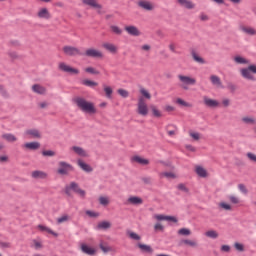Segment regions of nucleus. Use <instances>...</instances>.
Segmentation results:
<instances>
[{
  "label": "nucleus",
  "instance_id": "40",
  "mask_svg": "<svg viewBox=\"0 0 256 256\" xmlns=\"http://www.w3.org/2000/svg\"><path fill=\"white\" fill-rule=\"evenodd\" d=\"M205 236L209 237V239H217V237H219V233L215 230H208L205 232Z\"/></svg>",
  "mask_w": 256,
  "mask_h": 256
},
{
  "label": "nucleus",
  "instance_id": "60",
  "mask_svg": "<svg viewBox=\"0 0 256 256\" xmlns=\"http://www.w3.org/2000/svg\"><path fill=\"white\" fill-rule=\"evenodd\" d=\"M99 247H100L101 251H103V253H109V251H111V248L103 245V242L100 243Z\"/></svg>",
  "mask_w": 256,
  "mask_h": 256
},
{
  "label": "nucleus",
  "instance_id": "61",
  "mask_svg": "<svg viewBox=\"0 0 256 256\" xmlns=\"http://www.w3.org/2000/svg\"><path fill=\"white\" fill-rule=\"evenodd\" d=\"M164 229L165 227H163L159 222L154 225V231H163Z\"/></svg>",
  "mask_w": 256,
  "mask_h": 256
},
{
  "label": "nucleus",
  "instance_id": "15",
  "mask_svg": "<svg viewBox=\"0 0 256 256\" xmlns=\"http://www.w3.org/2000/svg\"><path fill=\"white\" fill-rule=\"evenodd\" d=\"M124 31H126V33H128V35H131L132 37H139V35H141V31L139 30V28L133 25L125 26Z\"/></svg>",
  "mask_w": 256,
  "mask_h": 256
},
{
  "label": "nucleus",
  "instance_id": "45",
  "mask_svg": "<svg viewBox=\"0 0 256 256\" xmlns=\"http://www.w3.org/2000/svg\"><path fill=\"white\" fill-rule=\"evenodd\" d=\"M86 73H90V75H100L101 72L99 70L95 69L94 67H87L85 68Z\"/></svg>",
  "mask_w": 256,
  "mask_h": 256
},
{
  "label": "nucleus",
  "instance_id": "53",
  "mask_svg": "<svg viewBox=\"0 0 256 256\" xmlns=\"http://www.w3.org/2000/svg\"><path fill=\"white\" fill-rule=\"evenodd\" d=\"M189 135L194 141H199V139H201V134L199 132H190Z\"/></svg>",
  "mask_w": 256,
  "mask_h": 256
},
{
  "label": "nucleus",
  "instance_id": "17",
  "mask_svg": "<svg viewBox=\"0 0 256 256\" xmlns=\"http://www.w3.org/2000/svg\"><path fill=\"white\" fill-rule=\"evenodd\" d=\"M239 29L244 35H249L250 37H255L256 35V29L252 26L240 25Z\"/></svg>",
  "mask_w": 256,
  "mask_h": 256
},
{
  "label": "nucleus",
  "instance_id": "39",
  "mask_svg": "<svg viewBox=\"0 0 256 256\" xmlns=\"http://www.w3.org/2000/svg\"><path fill=\"white\" fill-rule=\"evenodd\" d=\"M139 249L144 253H153V248L147 244H138Z\"/></svg>",
  "mask_w": 256,
  "mask_h": 256
},
{
  "label": "nucleus",
  "instance_id": "44",
  "mask_svg": "<svg viewBox=\"0 0 256 256\" xmlns=\"http://www.w3.org/2000/svg\"><path fill=\"white\" fill-rule=\"evenodd\" d=\"M178 235H182L184 237H189V235H191V230L188 228H181L178 230Z\"/></svg>",
  "mask_w": 256,
  "mask_h": 256
},
{
  "label": "nucleus",
  "instance_id": "62",
  "mask_svg": "<svg viewBox=\"0 0 256 256\" xmlns=\"http://www.w3.org/2000/svg\"><path fill=\"white\" fill-rule=\"evenodd\" d=\"M86 215H88L89 217H99V213L91 211V210H87Z\"/></svg>",
  "mask_w": 256,
  "mask_h": 256
},
{
  "label": "nucleus",
  "instance_id": "42",
  "mask_svg": "<svg viewBox=\"0 0 256 256\" xmlns=\"http://www.w3.org/2000/svg\"><path fill=\"white\" fill-rule=\"evenodd\" d=\"M127 235L130 239H133L134 241H141V236L133 231H128Z\"/></svg>",
  "mask_w": 256,
  "mask_h": 256
},
{
  "label": "nucleus",
  "instance_id": "30",
  "mask_svg": "<svg viewBox=\"0 0 256 256\" xmlns=\"http://www.w3.org/2000/svg\"><path fill=\"white\" fill-rule=\"evenodd\" d=\"M234 62L237 65H249L251 62L243 56H235Z\"/></svg>",
  "mask_w": 256,
  "mask_h": 256
},
{
  "label": "nucleus",
  "instance_id": "33",
  "mask_svg": "<svg viewBox=\"0 0 256 256\" xmlns=\"http://www.w3.org/2000/svg\"><path fill=\"white\" fill-rule=\"evenodd\" d=\"M103 89H104V93H105L107 99H112V97H113V88H111V86L103 84Z\"/></svg>",
  "mask_w": 256,
  "mask_h": 256
},
{
  "label": "nucleus",
  "instance_id": "7",
  "mask_svg": "<svg viewBox=\"0 0 256 256\" xmlns=\"http://www.w3.org/2000/svg\"><path fill=\"white\" fill-rule=\"evenodd\" d=\"M85 57H92L93 59H103L105 55L101 52V50L96 48H88L84 52Z\"/></svg>",
  "mask_w": 256,
  "mask_h": 256
},
{
  "label": "nucleus",
  "instance_id": "26",
  "mask_svg": "<svg viewBox=\"0 0 256 256\" xmlns=\"http://www.w3.org/2000/svg\"><path fill=\"white\" fill-rule=\"evenodd\" d=\"M152 116L155 117L156 119H161L163 117V112L157 108L156 105H151L150 106Z\"/></svg>",
  "mask_w": 256,
  "mask_h": 256
},
{
  "label": "nucleus",
  "instance_id": "27",
  "mask_svg": "<svg viewBox=\"0 0 256 256\" xmlns=\"http://www.w3.org/2000/svg\"><path fill=\"white\" fill-rule=\"evenodd\" d=\"M32 91L34 93H37L38 95H45L47 93V89L43 87L42 85L35 84L32 86Z\"/></svg>",
  "mask_w": 256,
  "mask_h": 256
},
{
  "label": "nucleus",
  "instance_id": "57",
  "mask_svg": "<svg viewBox=\"0 0 256 256\" xmlns=\"http://www.w3.org/2000/svg\"><path fill=\"white\" fill-rule=\"evenodd\" d=\"M246 156L249 159V161H253L254 163H256V154L255 153L248 152L246 154Z\"/></svg>",
  "mask_w": 256,
  "mask_h": 256
},
{
  "label": "nucleus",
  "instance_id": "9",
  "mask_svg": "<svg viewBox=\"0 0 256 256\" xmlns=\"http://www.w3.org/2000/svg\"><path fill=\"white\" fill-rule=\"evenodd\" d=\"M36 17L38 19H44L45 21H49V19H51V12L47 7H41L36 12Z\"/></svg>",
  "mask_w": 256,
  "mask_h": 256
},
{
  "label": "nucleus",
  "instance_id": "13",
  "mask_svg": "<svg viewBox=\"0 0 256 256\" xmlns=\"http://www.w3.org/2000/svg\"><path fill=\"white\" fill-rule=\"evenodd\" d=\"M70 151H72V153H74L75 155H78V157H89V153L87 152V150H85L81 146H72L70 148Z\"/></svg>",
  "mask_w": 256,
  "mask_h": 256
},
{
  "label": "nucleus",
  "instance_id": "29",
  "mask_svg": "<svg viewBox=\"0 0 256 256\" xmlns=\"http://www.w3.org/2000/svg\"><path fill=\"white\" fill-rule=\"evenodd\" d=\"M96 229L98 231H105L107 229H111V222L109 221L99 222L98 225L96 226Z\"/></svg>",
  "mask_w": 256,
  "mask_h": 256
},
{
  "label": "nucleus",
  "instance_id": "47",
  "mask_svg": "<svg viewBox=\"0 0 256 256\" xmlns=\"http://www.w3.org/2000/svg\"><path fill=\"white\" fill-rule=\"evenodd\" d=\"M118 95H120V97H123L124 99H127V97H129V91L125 90V89H118L117 90Z\"/></svg>",
  "mask_w": 256,
  "mask_h": 256
},
{
  "label": "nucleus",
  "instance_id": "8",
  "mask_svg": "<svg viewBox=\"0 0 256 256\" xmlns=\"http://www.w3.org/2000/svg\"><path fill=\"white\" fill-rule=\"evenodd\" d=\"M62 51L64 55H67L68 57H77V55H82L81 50L73 46H64Z\"/></svg>",
  "mask_w": 256,
  "mask_h": 256
},
{
  "label": "nucleus",
  "instance_id": "56",
  "mask_svg": "<svg viewBox=\"0 0 256 256\" xmlns=\"http://www.w3.org/2000/svg\"><path fill=\"white\" fill-rule=\"evenodd\" d=\"M219 207H221V209H224L225 211H231V206L228 203L221 202L219 204Z\"/></svg>",
  "mask_w": 256,
  "mask_h": 256
},
{
  "label": "nucleus",
  "instance_id": "32",
  "mask_svg": "<svg viewBox=\"0 0 256 256\" xmlns=\"http://www.w3.org/2000/svg\"><path fill=\"white\" fill-rule=\"evenodd\" d=\"M195 171L198 177L205 178L208 175L207 170L201 166H196Z\"/></svg>",
  "mask_w": 256,
  "mask_h": 256
},
{
  "label": "nucleus",
  "instance_id": "3",
  "mask_svg": "<svg viewBox=\"0 0 256 256\" xmlns=\"http://www.w3.org/2000/svg\"><path fill=\"white\" fill-rule=\"evenodd\" d=\"M240 75L247 81H256V64H251L248 67L241 68Z\"/></svg>",
  "mask_w": 256,
  "mask_h": 256
},
{
  "label": "nucleus",
  "instance_id": "20",
  "mask_svg": "<svg viewBox=\"0 0 256 256\" xmlns=\"http://www.w3.org/2000/svg\"><path fill=\"white\" fill-rule=\"evenodd\" d=\"M25 135L30 139H41V132L37 129H28L25 131Z\"/></svg>",
  "mask_w": 256,
  "mask_h": 256
},
{
  "label": "nucleus",
  "instance_id": "19",
  "mask_svg": "<svg viewBox=\"0 0 256 256\" xmlns=\"http://www.w3.org/2000/svg\"><path fill=\"white\" fill-rule=\"evenodd\" d=\"M203 101H204V105H206V107H210L211 109H215L220 105L219 101L215 99H211L207 96H204Z\"/></svg>",
  "mask_w": 256,
  "mask_h": 256
},
{
  "label": "nucleus",
  "instance_id": "31",
  "mask_svg": "<svg viewBox=\"0 0 256 256\" xmlns=\"http://www.w3.org/2000/svg\"><path fill=\"white\" fill-rule=\"evenodd\" d=\"M2 139L7 141L8 143H15V141H17V136H15L11 133H5L2 135Z\"/></svg>",
  "mask_w": 256,
  "mask_h": 256
},
{
  "label": "nucleus",
  "instance_id": "12",
  "mask_svg": "<svg viewBox=\"0 0 256 256\" xmlns=\"http://www.w3.org/2000/svg\"><path fill=\"white\" fill-rule=\"evenodd\" d=\"M102 47L105 49V51H108V53H111L112 55H117L119 52V47L111 42L102 43Z\"/></svg>",
  "mask_w": 256,
  "mask_h": 256
},
{
  "label": "nucleus",
  "instance_id": "4",
  "mask_svg": "<svg viewBox=\"0 0 256 256\" xmlns=\"http://www.w3.org/2000/svg\"><path fill=\"white\" fill-rule=\"evenodd\" d=\"M178 79L180 81V87L184 91L189 90V85H196L197 83L195 78L186 75H178Z\"/></svg>",
  "mask_w": 256,
  "mask_h": 256
},
{
  "label": "nucleus",
  "instance_id": "46",
  "mask_svg": "<svg viewBox=\"0 0 256 256\" xmlns=\"http://www.w3.org/2000/svg\"><path fill=\"white\" fill-rule=\"evenodd\" d=\"M82 84H84L86 87H97V85H99V83L93 80H84Z\"/></svg>",
  "mask_w": 256,
  "mask_h": 256
},
{
  "label": "nucleus",
  "instance_id": "52",
  "mask_svg": "<svg viewBox=\"0 0 256 256\" xmlns=\"http://www.w3.org/2000/svg\"><path fill=\"white\" fill-rule=\"evenodd\" d=\"M42 155H43L44 157H55L56 153H55V151H53V150H44V151L42 152Z\"/></svg>",
  "mask_w": 256,
  "mask_h": 256
},
{
  "label": "nucleus",
  "instance_id": "14",
  "mask_svg": "<svg viewBox=\"0 0 256 256\" xmlns=\"http://www.w3.org/2000/svg\"><path fill=\"white\" fill-rule=\"evenodd\" d=\"M177 4L179 7H182V9H188L189 11L196 7L195 3L191 0H177Z\"/></svg>",
  "mask_w": 256,
  "mask_h": 256
},
{
  "label": "nucleus",
  "instance_id": "41",
  "mask_svg": "<svg viewBox=\"0 0 256 256\" xmlns=\"http://www.w3.org/2000/svg\"><path fill=\"white\" fill-rule=\"evenodd\" d=\"M176 103L177 105H180L181 107H193V104L186 102L185 100L181 99V98H177L176 99Z\"/></svg>",
  "mask_w": 256,
  "mask_h": 256
},
{
  "label": "nucleus",
  "instance_id": "43",
  "mask_svg": "<svg viewBox=\"0 0 256 256\" xmlns=\"http://www.w3.org/2000/svg\"><path fill=\"white\" fill-rule=\"evenodd\" d=\"M181 243L183 245H188L189 247H197V241H194V240H189V239H185V240H182Z\"/></svg>",
  "mask_w": 256,
  "mask_h": 256
},
{
  "label": "nucleus",
  "instance_id": "38",
  "mask_svg": "<svg viewBox=\"0 0 256 256\" xmlns=\"http://www.w3.org/2000/svg\"><path fill=\"white\" fill-rule=\"evenodd\" d=\"M67 221H71V216H69V214H64L57 218L58 225H61V223H67Z\"/></svg>",
  "mask_w": 256,
  "mask_h": 256
},
{
  "label": "nucleus",
  "instance_id": "10",
  "mask_svg": "<svg viewBox=\"0 0 256 256\" xmlns=\"http://www.w3.org/2000/svg\"><path fill=\"white\" fill-rule=\"evenodd\" d=\"M137 6L143 11H153L155 9V4L149 0H139Z\"/></svg>",
  "mask_w": 256,
  "mask_h": 256
},
{
  "label": "nucleus",
  "instance_id": "51",
  "mask_svg": "<svg viewBox=\"0 0 256 256\" xmlns=\"http://www.w3.org/2000/svg\"><path fill=\"white\" fill-rule=\"evenodd\" d=\"M110 29L112 33H115V35H121V33H123V30H121V28L115 25L111 26Z\"/></svg>",
  "mask_w": 256,
  "mask_h": 256
},
{
  "label": "nucleus",
  "instance_id": "2",
  "mask_svg": "<svg viewBox=\"0 0 256 256\" xmlns=\"http://www.w3.org/2000/svg\"><path fill=\"white\" fill-rule=\"evenodd\" d=\"M75 103L81 111L84 113H89L90 115H95L97 113V108H95V104L93 102H89L85 100V98L78 97L75 99Z\"/></svg>",
  "mask_w": 256,
  "mask_h": 256
},
{
  "label": "nucleus",
  "instance_id": "54",
  "mask_svg": "<svg viewBox=\"0 0 256 256\" xmlns=\"http://www.w3.org/2000/svg\"><path fill=\"white\" fill-rule=\"evenodd\" d=\"M32 247L34 249H41L43 247V244H41V242L38 241V240H33L32 241Z\"/></svg>",
  "mask_w": 256,
  "mask_h": 256
},
{
  "label": "nucleus",
  "instance_id": "6",
  "mask_svg": "<svg viewBox=\"0 0 256 256\" xmlns=\"http://www.w3.org/2000/svg\"><path fill=\"white\" fill-rule=\"evenodd\" d=\"M73 171V166L65 161L58 163L57 173L58 175H69V172Z\"/></svg>",
  "mask_w": 256,
  "mask_h": 256
},
{
  "label": "nucleus",
  "instance_id": "28",
  "mask_svg": "<svg viewBox=\"0 0 256 256\" xmlns=\"http://www.w3.org/2000/svg\"><path fill=\"white\" fill-rule=\"evenodd\" d=\"M132 163H138L139 165H149V160L141 157V156H134L131 158Z\"/></svg>",
  "mask_w": 256,
  "mask_h": 256
},
{
  "label": "nucleus",
  "instance_id": "55",
  "mask_svg": "<svg viewBox=\"0 0 256 256\" xmlns=\"http://www.w3.org/2000/svg\"><path fill=\"white\" fill-rule=\"evenodd\" d=\"M229 201L232 202L234 205H237L239 204V198L237 196H234V195H230L228 197Z\"/></svg>",
  "mask_w": 256,
  "mask_h": 256
},
{
  "label": "nucleus",
  "instance_id": "49",
  "mask_svg": "<svg viewBox=\"0 0 256 256\" xmlns=\"http://www.w3.org/2000/svg\"><path fill=\"white\" fill-rule=\"evenodd\" d=\"M99 203H100V205H104V206L109 205V197H107V196H100L99 197Z\"/></svg>",
  "mask_w": 256,
  "mask_h": 256
},
{
  "label": "nucleus",
  "instance_id": "48",
  "mask_svg": "<svg viewBox=\"0 0 256 256\" xmlns=\"http://www.w3.org/2000/svg\"><path fill=\"white\" fill-rule=\"evenodd\" d=\"M192 57L194 61H196V63H201V64L205 63V60L195 52L192 53Z\"/></svg>",
  "mask_w": 256,
  "mask_h": 256
},
{
  "label": "nucleus",
  "instance_id": "50",
  "mask_svg": "<svg viewBox=\"0 0 256 256\" xmlns=\"http://www.w3.org/2000/svg\"><path fill=\"white\" fill-rule=\"evenodd\" d=\"M234 249H236V251H240V253H243V251H245V246L239 242L234 243Z\"/></svg>",
  "mask_w": 256,
  "mask_h": 256
},
{
  "label": "nucleus",
  "instance_id": "23",
  "mask_svg": "<svg viewBox=\"0 0 256 256\" xmlns=\"http://www.w3.org/2000/svg\"><path fill=\"white\" fill-rule=\"evenodd\" d=\"M77 165L82 169V171H85L86 173H91L93 171V168L89 166V164L85 163L82 159L77 160Z\"/></svg>",
  "mask_w": 256,
  "mask_h": 256
},
{
  "label": "nucleus",
  "instance_id": "34",
  "mask_svg": "<svg viewBox=\"0 0 256 256\" xmlns=\"http://www.w3.org/2000/svg\"><path fill=\"white\" fill-rule=\"evenodd\" d=\"M242 123H245L246 125H255L256 120L253 116H244L242 117Z\"/></svg>",
  "mask_w": 256,
  "mask_h": 256
},
{
  "label": "nucleus",
  "instance_id": "25",
  "mask_svg": "<svg viewBox=\"0 0 256 256\" xmlns=\"http://www.w3.org/2000/svg\"><path fill=\"white\" fill-rule=\"evenodd\" d=\"M80 248H81V251L86 255H95V253L97 252L95 248H92L87 244H81Z\"/></svg>",
  "mask_w": 256,
  "mask_h": 256
},
{
  "label": "nucleus",
  "instance_id": "63",
  "mask_svg": "<svg viewBox=\"0 0 256 256\" xmlns=\"http://www.w3.org/2000/svg\"><path fill=\"white\" fill-rule=\"evenodd\" d=\"M199 19H200V21H209V16L205 13H201L199 15Z\"/></svg>",
  "mask_w": 256,
  "mask_h": 256
},
{
  "label": "nucleus",
  "instance_id": "18",
  "mask_svg": "<svg viewBox=\"0 0 256 256\" xmlns=\"http://www.w3.org/2000/svg\"><path fill=\"white\" fill-rule=\"evenodd\" d=\"M83 5H87L88 7H92V9H97L100 11L103 9V6L99 4L98 0H82Z\"/></svg>",
  "mask_w": 256,
  "mask_h": 256
},
{
  "label": "nucleus",
  "instance_id": "22",
  "mask_svg": "<svg viewBox=\"0 0 256 256\" xmlns=\"http://www.w3.org/2000/svg\"><path fill=\"white\" fill-rule=\"evenodd\" d=\"M128 205H143V199L138 196H130L127 199Z\"/></svg>",
  "mask_w": 256,
  "mask_h": 256
},
{
  "label": "nucleus",
  "instance_id": "16",
  "mask_svg": "<svg viewBox=\"0 0 256 256\" xmlns=\"http://www.w3.org/2000/svg\"><path fill=\"white\" fill-rule=\"evenodd\" d=\"M154 219L156 221H168V223H177V218L175 216H166L163 214H155Z\"/></svg>",
  "mask_w": 256,
  "mask_h": 256
},
{
  "label": "nucleus",
  "instance_id": "21",
  "mask_svg": "<svg viewBox=\"0 0 256 256\" xmlns=\"http://www.w3.org/2000/svg\"><path fill=\"white\" fill-rule=\"evenodd\" d=\"M32 179H47L48 174L45 171L35 170L31 172Z\"/></svg>",
  "mask_w": 256,
  "mask_h": 256
},
{
  "label": "nucleus",
  "instance_id": "11",
  "mask_svg": "<svg viewBox=\"0 0 256 256\" xmlns=\"http://www.w3.org/2000/svg\"><path fill=\"white\" fill-rule=\"evenodd\" d=\"M58 68L60 69V71H63L64 73H70V75H79V70L77 68H73L67 64H65V62H61L58 65Z\"/></svg>",
  "mask_w": 256,
  "mask_h": 256
},
{
  "label": "nucleus",
  "instance_id": "24",
  "mask_svg": "<svg viewBox=\"0 0 256 256\" xmlns=\"http://www.w3.org/2000/svg\"><path fill=\"white\" fill-rule=\"evenodd\" d=\"M41 147L39 142H28L24 144L23 148L28 149L29 151H37Z\"/></svg>",
  "mask_w": 256,
  "mask_h": 256
},
{
  "label": "nucleus",
  "instance_id": "5",
  "mask_svg": "<svg viewBox=\"0 0 256 256\" xmlns=\"http://www.w3.org/2000/svg\"><path fill=\"white\" fill-rule=\"evenodd\" d=\"M71 191H74L75 193H77V195H79L82 198H85V190L79 188V184L75 183V182H71L69 185L66 186L65 188V193L66 195H71Z\"/></svg>",
  "mask_w": 256,
  "mask_h": 256
},
{
  "label": "nucleus",
  "instance_id": "1",
  "mask_svg": "<svg viewBox=\"0 0 256 256\" xmlns=\"http://www.w3.org/2000/svg\"><path fill=\"white\" fill-rule=\"evenodd\" d=\"M140 93L142 96L138 98L136 113L141 115V117H147V115H149V106L145 99H151V93H149L145 88H141Z\"/></svg>",
  "mask_w": 256,
  "mask_h": 256
},
{
  "label": "nucleus",
  "instance_id": "37",
  "mask_svg": "<svg viewBox=\"0 0 256 256\" xmlns=\"http://www.w3.org/2000/svg\"><path fill=\"white\" fill-rule=\"evenodd\" d=\"M210 81L212 85H215L216 87H221V78L217 75L210 76Z\"/></svg>",
  "mask_w": 256,
  "mask_h": 256
},
{
  "label": "nucleus",
  "instance_id": "58",
  "mask_svg": "<svg viewBox=\"0 0 256 256\" xmlns=\"http://www.w3.org/2000/svg\"><path fill=\"white\" fill-rule=\"evenodd\" d=\"M177 189L179 191H184V193H189V188L185 184H178Z\"/></svg>",
  "mask_w": 256,
  "mask_h": 256
},
{
  "label": "nucleus",
  "instance_id": "36",
  "mask_svg": "<svg viewBox=\"0 0 256 256\" xmlns=\"http://www.w3.org/2000/svg\"><path fill=\"white\" fill-rule=\"evenodd\" d=\"M160 177H165L166 179H177V174L175 172H162Z\"/></svg>",
  "mask_w": 256,
  "mask_h": 256
},
{
  "label": "nucleus",
  "instance_id": "59",
  "mask_svg": "<svg viewBox=\"0 0 256 256\" xmlns=\"http://www.w3.org/2000/svg\"><path fill=\"white\" fill-rule=\"evenodd\" d=\"M238 189L239 191H241V193H244V195H247L248 190H247V187H245V184H239Z\"/></svg>",
  "mask_w": 256,
  "mask_h": 256
},
{
  "label": "nucleus",
  "instance_id": "35",
  "mask_svg": "<svg viewBox=\"0 0 256 256\" xmlns=\"http://www.w3.org/2000/svg\"><path fill=\"white\" fill-rule=\"evenodd\" d=\"M38 229L40 231H45L46 233H49L50 235H53L54 237H58L59 234H57L56 232H54L53 230H51L49 227L47 226H43V225H38Z\"/></svg>",
  "mask_w": 256,
  "mask_h": 256
},
{
  "label": "nucleus",
  "instance_id": "64",
  "mask_svg": "<svg viewBox=\"0 0 256 256\" xmlns=\"http://www.w3.org/2000/svg\"><path fill=\"white\" fill-rule=\"evenodd\" d=\"M222 105H223V107H229V105H231V100H229V98L223 99Z\"/></svg>",
  "mask_w": 256,
  "mask_h": 256
}]
</instances>
